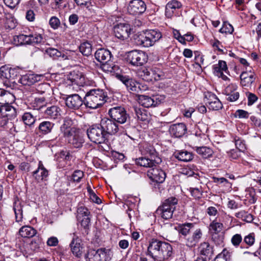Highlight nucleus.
I'll use <instances>...</instances> for the list:
<instances>
[{"mask_svg": "<svg viewBox=\"0 0 261 261\" xmlns=\"http://www.w3.org/2000/svg\"><path fill=\"white\" fill-rule=\"evenodd\" d=\"M147 250L159 261L167 259L172 254V247L170 244L155 239L149 241Z\"/></svg>", "mask_w": 261, "mask_h": 261, "instance_id": "nucleus-1", "label": "nucleus"}, {"mask_svg": "<svg viewBox=\"0 0 261 261\" xmlns=\"http://www.w3.org/2000/svg\"><path fill=\"white\" fill-rule=\"evenodd\" d=\"M107 95L103 90H90L85 95L84 103L86 107L95 109L103 105L106 101Z\"/></svg>", "mask_w": 261, "mask_h": 261, "instance_id": "nucleus-2", "label": "nucleus"}, {"mask_svg": "<svg viewBox=\"0 0 261 261\" xmlns=\"http://www.w3.org/2000/svg\"><path fill=\"white\" fill-rule=\"evenodd\" d=\"M177 203L178 199L175 197H170L163 201L162 205L156 210V214L163 219L168 220L172 217Z\"/></svg>", "mask_w": 261, "mask_h": 261, "instance_id": "nucleus-3", "label": "nucleus"}, {"mask_svg": "<svg viewBox=\"0 0 261 261\" xmlns=\"http://www.w3.org/2000/svg\"><path fill=\"white\" fill-rule=\"evenodd\" d=\"M95 59L101 63V67L103 71L111 72L114 65L111 61L112 54L110 50L104 48L98 49L95 53Z\"/></svg>", "mask_w": 261, "mask_h": 261, "instance_id": "nucleus-4", "label": "nucleus"}, {"mask_svg": "<svg viewBox=\"0 0 261 261\" xmlns=\"http://www.w3.org/2000/svg\"><path fill=\"white\" fill-rule=\"evenodd\" d=\"M89 140L96 144L104 143L107 140L106 135L101 124H93L87 129Z\"/></svg>", "mask_w": 261, "mask_h": 261, "instance_id": "nucleus-5", "label": "nucleus"}, {"mask_svg": "<svg viewBox=\"0 0 261 261\" xmlns=\"http://www.w3.org/2000/svg\"><path fill=\"white\" fill-rule=\"evenodd\" d=\"M100 124L106 135L110 134L120 135L123 134L125 130L120 124L114 121L112 119L104 118L100 121Z\"/></svg>", "mask_w": 261, "mask_h": 261, "instance_id": "nucleus-6", "label": "nucleus"}, {"mask_svg": "<svg viewBox=\"0 0 261 261\" xmlns=\"http://www.w3.org/2000/svg\"><path fill=\"white\" fill-rule=\"evenodd\" d=\"M17 76V71L9 65H5L0 68V77L4 85L8 87L16 83L15 79Z\"/></svg>", "mask_w": 261, "mask_h": 261, "instance_id": "nucleus-7", "label": "nucleus"}, {"mask_svg": "<svg viewBox=\"0 0 261 261\" xmlns=\"http://www.w3.org/2000/svg\"><path fill=\"white\" fill-rule=\"evenodd\" d=\"M42 36L39 34L34 35L19 34L14 36L13 42L16 45L21 44H37L43 41Z\"/></svg>", "mask_w": 261, "mask_h": 261, "instance_id": "nucleus-8", "label": "nucleus"}, {"mask_svg": "<svg viewBox=\"0 0 261 261\" xmlns=\"http://www.w3.org/2000/svg\"><path fill=\"white\" fill-rule=\"evenodd\" d=\"M87 261H109L111 258L110 250L100 248L90 249L86 254Z\"/></svg>", "mask_w": 261, "mask_h": 261, "instance_id": "nucleus-9", "label": "nucleus"}, {"mask_svg": "<svg viewBox=\"0 0 261 261\" xmlns=\"http://www.w3.org/2000/svg\"><path fill=\"white\" fill-rule=\"evenodd\" d=\"M108 114L111 119L120 124L126 123L129 118L125 109L121 106L110 108Z\"/></svg>", "mask_w": 261, "mask_h": 261, "instance_id": "nucleus-10", "label": "nucleus"}, {"mask_svg": "<svg viewBox=\"0 0 261 261\" xmlns=\"http://www.w3.org/2000/svg\"><path fill=\"white\" fill-rule=\"evenodd\" d=\"M70 235L72 237V240L69 244L71 252L76 257L81 258L84 252V246L82 243V239L75 232L71 233Z\"/></svg>", "mask_w": 261, "mask_h": 261, "instance_id": "nucleus-11", "label": "nucleus"}, {"mask_svg": "<svg viewBox=\"0 0 261 261\" xmlns=\"http://www.w3.org/2000/svg\"><path fill=\"white\" fill-rule=\"evenodd\" d=\"M147 59L145 53L141 50H132L127 55L128 62L133 66H142L146 63Z\"/></svg>", "mask_w": 261, "mask_h": 261, "instance_id": "nucleus-12", "label": "nucleus"}, {"mask_svg": "<svg viewBox=\"0 0 261 261\" xmlns=\"http://www.w3.org/2000/svg\"><path fill=\"white\" fill-rule=\"evenodd\" d=\"M223 228V224L217 221V219L213 220L210 224V231L212 233V239L217 244H220L223 242L224 236L222 234H219Z\"/></svg>", "mask_w": 261, "mask_h": 261, "instance_id": "nucleus-13", "label": "nucleus"}, {"mask_svg": "<svg viewBox=\"0 0 261 261\" xmlns=\"http://www.w3.org/2000/svg\"><path fill=\"white\" fill-rule=\"evenodd\" d=\"M146 9V5L142 0H132L127 6L128 13L133 15H138L143 14Z\"/></svg>", "mask_w": 261, "mask_h": 261, "instance_id": "nucleus-14", "label": "nucleus"}, {"mask_svg": "<svg viewBox=\"0 0 261 261\" xmlns=\"http://www.w3.org/2000/svg\"><path fill=\"white\" fill-rule=\"evenodd\" d=\"M147 176L152 181L157 183H163L165 180L166 174L164 170L156 165L148 170Z\"/></svg>", "mask_w": 261, "mask_h": 261, "instance_id": "nucleus-15", "label": "nucleus"}, {"mask_svg": "<svg viewBox=\"0 0 261 261\" xmlns=\"http://www.w3.org/2000/svg\"><path fill=\"white\" fill-rule=\"evenodd\" d=\"M204 101L208 108L212 110H219L222 108L221 102L216 95L211 92H207L205 94Z\"/></svg>", "mask_w": 261, "mask_h": 261, "instance_id": "nucleus-16", "label": "nucleus"}, {"mask_svg": "<svg viewBox=\"0 0 261 261\" xmlns=\"http://www.w3.org/2000/svg\"><path fill=\"white\" fill-rule=\"evenodd\" d=\"M115 36L121 40L128 38L130 33V25L127 23H119L114 29Z\"/></svg>", "mask_w": 261, "mask_h": 261, "instance_id": "nucleus-17", "label": "nucleus"}, {"mask_svg": "<svg viewBox=\"0 0 261 261\" xmlns=\"http://www.w3.org/2000/svg\"><path fill=\"white\" fill-rule=\"evenodd\" d=\"M65 102L66 106L69 108L77 110L82 106L84 100L79 95L74 94L68 95L66 97Z\"/></svg>", "mask_w": 261, "mask_h": 261, "instance_id": "nucleus-18", "label": "nucleus"}, {"mask_svg": "<svg viewBox=\"0 0 261 261\" xmlns=\"http://www.w3.org/2000/svg\"><path fill=\"white\" fill-rule=\"evenodd\" d=\"M138 75L142 80L147 82L158 81L160 78V75L155 73V71L151 68H142L138 71Z\"/></svg>", "mask_w": 261, "mask_h": 261, "instance_id": "nucleus-19", "label": "nucleus"}, {"mask_svg": "<svg viewBox=\"0 0 261 261\" xmlns=\"http://www.w3.org/2000/svg\"><path fill=\"white\" fill-rule=\"evenodd\" d=\"M214 73L215 75L219 77L222 78L224 81L229 82L230 79L223 73V71H226L228 70L227 64L225 61L220 60L219 61L218 64L213 65Z\"/></svg>", "mask_w": 261, "mask_h": 261, "instance_id": "nucleus-20", "label": "nucleus"}, {"mask_svg": "<svg viewBox=\"0 0 261 261\" xmlns=\"http://www.w3.org/2000/svg\"><path fill=\"white\" fill-rule=\"evenodd\" d=\"M135 43L138 45L148 47L153 46L147 31L134 36Z\"/></svg>", "mask_w": 261, "mask_h": 261, "instance_id": "nucleus-21", "label": "nucleus"}, {"mask_svg": "<svg viewBox=\"0 0 261 261\" xmlns=\"http://www.w3.org/2000/svg\"><path fill=\"white\" fill-rule=\"evenodd\" d=\"M61 112V110L58 106L52 105L47 107L44 111V115L46 118L55 120L60 117Z\"/></svg>", "mask_w": 261, "mask_h": 261, "instance_id": "nucleus-22", "label": "nucleus"}, {"mask_svg": "<svg viewBox=\"0 0 261 261\" xmlns=\"http://www.w3.org/2000/svg\"><path fill=\"white\" fill-rule=\"evenodd\" d=\"M202 236V232L200 229H195L191 235L186 237V244L187 246L192 247L195 246L200 241Z\"/></svg>", "mask_w": 261, "mask_h": 261, "instance_id": "nucleus-23", "label": "nucleus"}, {"mask_svg": "<svg viewBox=\"0 0 261 261\" xmlns=\"http://www.w3.org/2000/svg\"><path fill=\"white\" fill-rule=\"evenodd\" d=\"M187 131V127L184 123H179L174 124L170 126L169 132L171 135L176 137L180 138L184 136Z\"/></svg>", "mask_w": 261, "mask_h": 261, "instance_id": "nucleus-24", "label": "nucleus"}, {"mask_svg": "<svg viewBox=\"0 0 261 261\" xmlns=\"http://www.w3.org/2000/svg\"><path fill=\"white\" fill-rule=\"evenodd\" d=\"M68 140V142L72 144L75 148H80L82 146L84 143L83 138L80 137L79 131L76 129L74 133L69 134L65 137Z\"/></svg>", "mask_w": 261, "mask_h": 261, "instance_id": "nucleus-25", "label": "nucleus"}, {"mask_svg": "<svg viewBox=\"0 0 261 261\" xmlns=\"http://www.w3.org/2000/svg\"><path fill=\"white\" fill-rule=\"evenodd\" d=\"M127 90L130 92L139 93L141 91L140 84L132 79L122 77L121 80Z\"/></svg>", "mask_w": 261, "mask_h": 261, "instance_id": "nucleus-26", "label": "nucleus"}, {"mask_svg": "<svg viewBox=\"0 0 261 261\" xmlns=\"http://www.w3.org/2000/svg\"><path fill=\"white\" fill-rule=\"evenodd\" d=\"M10 102L1 103L0 106V113L11 119L16 116L15 109L9 104Z\"/></svg>", "mask_w": 261, "mask_h": 261, "instance_id": "nucleus-27", "label": "nucleus"}, {"mask_svg": "<svg viewBox=\"0 0 261 261\" xmlns=\"http://www.w3.org/2000/svg\"><path fill=\"white\" fill-rule=\"evenodd\" d=\"M40 75L35 74H26L20 79V83L25 86H31L40 80Z\"/></svg>", "mask_w": 261, "mask_h": 261, "instance_id": "nucleus-28", "label": "nucleus"}, {"mask_svg": "<svg viewBox=\"0 0 261 261\" xmlns=\"http://www.w3.org/2000/svg\"><path fill=\"white\" fill-rule=\"evenodd\" d=\"M72 125V120L69 117L65 118L63 124L60 127V130L63 134L64 137L69 135V134L74 133L76 128L71 127Z\"/></svg>", "mask_w": 261, "mask_h": 261, "instance_id": "nucleus-29", "label": "nucleus"}, {"mask_svg": "<svg viewBox=\"0 0 261 261\" xmlns=\"http://www.w3.org/2000/svg\"><path fill=\"white\" fill-rule=\"evenodd\" d=\"M48 172L47 170L44 167L42 162L39 161L38 168L33 172V176L36 180L39 181L46 178L48 176Z\"/></svg>", "mask_w": 261, "mask_h": 261, "instance_id": "nucleus-30", "label": "nucleus"}, {"mask_svg": "<svg viewBox=\"0 0 261 261\" xmlns=\"http://www.w3.org/2000/svg\"><path fill=\"white\" fill-rule=\"evenodd\" d=\"M194 227V224L193 223H185L179 224L176 227V229L180 234L184 237V239L186 240V237H188L190 233L193 230Z\"/></svg>", "mask_w": 261, "mask_h": 261, "instance_id": "nucleus-31", "label": "nucleus"}, {"mask_svg": "<svg viewBox=\"0 0 261 261\" xmlns=\"http://www.w3.org/2000/svg\"><path fill=\"white\" fill-rule=\"evenodd\" d=\"M241 84L243 87H249L254 82V74L251 72H243L240 75Z\"/></svg>", "mask_w": 261, "mask_h": 261, "instance_id": "nucleus-32", "label": "nucleus"}, {"mask_svg": "<svg viewBox=\"0 0 261 261\" xmlns=\"http://www.w3.org/2000/svg\"><path fill=\"white\" fill-rule=\"evenodd\" d=\"M160 163H154L153 160L149 158V156L141 157L136 159V164L137 165L146 168H149L150 169L155 167L156 165Z\"/></svg>", "mask_w": 261, "mask_h": 261, "instance_id": "nucleus-33", "label": "nucleus"}, {"mask_svg": "<svg viewBox=\"0 0 261 261\" xmlns=\"http://www.w3.org/2000/svg\"><path fill=\"white\" fill-rule=\"evenodd\" d=\"M182 6L181 3L176 0L169 2L166 6L165 14L167 17H171L174 11L180 8Z\"/></svg>", "mask_w": 261, "mask_h": 261, "instance_id": "nucleus-34", "label": "nucleus"}, {"mask_svg": "<svg viewBox=\"0 0 261 261\" xmlns=\"http://www.w3.org/2000/svg\"><path fill=\"white\" fill-rule=\"evenodd\" d=\"M72 85H76L79 86H83L85 84V77L84 75L80 72H75L73 71L71 73L70 76L69 77Z\"/></svg>", "mask_w": 261, "mask_h": 261, "instance_id": "nucleus-35", "label": "nucleus"}, {"mask_svg": "<svg viewBox=\"0 0 261 261\" xmlns=\"http://www.w3.org/2000/svg\"><path fill=\"white\" fill-rule=\"evenodd\" d=\"M145 154L153 160L154 163H161L162 160L159 156L158 153L156 151L153 146L150 145H146L144 147Z\"/></svg>", "mask_w": 261, "mask_h": 261, "instance_id": "nucleus-36", "label": "nucleus"}, {"mask_svg": "<svg viewBox=\"0 0 261 261\" xmlns=\"http://www.w3.org/2000/svg\"><path fill=\"white\" fill-rule=\"evenodd\" d=\"M199 250L200 254L205 256L207 260L213 254L212 247L207 242L201 243L199 247Z\"/></svg>", "mask_w": 261, "mask_h": 261, "instance_id": "nucleus-37", "label": "nucleus"}, {"mask_svg": "<svg viewBox=\"0 0 261 261\" xmlns=\"http://www.w3.org/2000/svg\"><path fill=\"white\" fill-rule=\"evenodd\" d=\"M134 111L138 120L142 121H148L150 119V114L144 109L134 107Z\"/></svg>", "mask_w": 261, "mask_h": 261, "instance_id": "nucleus-38", "label": "nucleus"}, {"mask_svg": "<svg viewBox=\"0 0 261 261\" xmlns=\"http://www.w3.org/2000/svg\"><path fill=\"white\" fill-rule=\"evenodd\" d=\"M139 102L141 106L145 108H149L156 106V102L154 101L152 97L144 95L139 96Z\"/></svg>", "mask_w": 261, "mask_h": 261, "instance_id": "nucleus-39", "label": "nucleus"}, {"mask_svg": "<svg viewBox=\"0 0 261 261\" xmlns=\"http://www.w3.org/2000/svg\"><path fill=\"white\" fill-rule=\"evenodd\" d=\"M193 148L198 154L201 155L204 158H208L213 154L212 149L206 146H194Z\"/></svg>", "mask_w": 261, "mask_h": 261, "instance_id": "nucleus-40", "label": "nucleus"}, {"mask_svg": "<svg viewBox=\"0 0 261 261\" xmlns=\"http://www.w3.org/2000/svg\"><path fill=\"white\" fill-rule=\"evenodd\" d=\"M36 230L30 226H23L19 229V233L23 238H32L36 234Z\"/></svg>", "mask_w": 261, "mask_h": 261, "instance_id": "nucleus-41", "label": "nucleus"}, {"mask_svg": "<svg viewBox=\"0 0 261 261\" xmlns=\"http://www.w3.org/2000/svg\"><path fill=\"white\" fill-rule=\"evenodd\" d=\"M54 125V123L50 121H44L40 123L38 129L40 133L46 135L51 132Z\"/></svg>", "mask_w": 261, "mask_h": 261, "instance_id": "nucleus-42", "label": "nucleus"}, {"mask_svg": "<svg viewBox=\"0 0 261 261\" xmlns=\"http://www.w3.org/2000/svg\"><path fill=\"white\" fill-rule=\"evenodd\" d=\"M175 157L179 161L187 162L191 161L193 159V154L192 153L186 150H182L175 152L174 153Z\"/></svg>", "mask_w": 261, "mask_h": 261, "instance_id": "nucleus-43", "label": "nucleus"}, {"mask_svg": "<svg viewBox=\"0 0 261 261\" xmlns=\"http://www.w3.org/2000/svg\"><path fill=\"white\" fill-rule=\"evenodd\" d=\"M14 100V96L10 92L0 88V104L11 102Z\"/></svg>", "mask_w": 261, "mask_h": 261, "instance_id": "nucleus-44", "label": "nucleus"}, {"mask_svg": "<svg viewBox=\"0 0 261 261\" xmlns=\"http://www.w3.org/2000/svg\"><path fill=\"white\" fill-rule=\"evenodd\" d=\"M46 53L48 55L53 58L54 59H58L60 57H62L64 59H69L67 55L62 54L61 51L56 48H49L46 50Z\"/></svg>", "mask_w": 261, "mask_h": 261, "instance_id": "nucleus-45", "label": "nucleus"}, {"mask_svg": "<svg viewBox=\"0 0 261 261\" xmlns=\"http://www.w3.org/2000/svg\"><path fill=\"white\" fill-rule=\"evenodd\" d=\"M13 210L15 215L16 222H20L22 220V206L19 202H15L13 205Z\"/></svg>", "mask_w": 261, "mask_h": 261, "instance_id": "nucleus-46", "label": "nucleus"}, {"mask_svg": "<svg viewBox=\"0 0 261 261\" xmlns=\"http://www.w3.org/2000/svg\"><path fill=\"white\" fill-rule=\"evenodd\" d=\"M79 49L84 56H89L91 55L92 46L89 42H84L81 44L79 46Z\"/></svg>", "mask_w": 261, "mask_h": 261, "instance_id": "nucleus-47", "label": "nucleus"}, {"mask_svg": "<svg viewBox=\"0 0 261 261\" xmlns=\"http://www.w3.org/2000/svg\"><path fill=\"white\" fill-rule=\"evenodd\" d=\"M30 105L34 110H40L46 105L45 99L44 97L35 98Z\"/></svg>", "mask_w": 261, "mask_h": 261, "instance_id": "nucleus-48", "label": "nucleus"}, {"mask_svg": "<svg viewBox=\"0 0 261 261\" xmlns=\"http://www.w3.org/2000/svg\"><path fill=\"white\" fill-rule=\"evenodd\" d=\"M149 35L151 44L153 45L155 43L158 41L162 37L161 33L156 30H150L147 31Z\"/></svg>", "mask_w": 261, "mask_h": 261, "instance_id": "nucleus-49", "label": "nucleus"}, {"mask_svg": "<svg viewBox=\"0 0 261 261\" xmlns=\"http://www.w3.org/2000/svg\"><path fill=\"white\" fill-rule=\"evenodd\" d=\"M22 120L24 123L29 126H32L36 121V118L30 112H25L22 116Z\"/></svg>", "mask_w": 261, "mask_h": 261, "instance_id": "nucleus-50", "label": "nucleus"}, {"mask_svg": "<svg viewBox=\"0 0 261 261\" xmlns=\"http://www.w3.org/2000/svg\"><path fill=\"white\" fill-rule=\"evenodd\" d=\"M230 253L226 249H224L219 254L213 261H230Z\"/></svg>", "mask_w": 261, "mask_h": 261, "instance_id": "nucleus-51", "label": "nucleus"}, {"mask_svg": "<svg viewBox=\"0 0 261 261\" xmlns=\"http://www.w3.org/2000/svg\"><path fill=\"white\" fill-rule=\"evenodd\" d=\"M255 243V234L254 233H250L248 235L244 237L243 243L245 244L248 246L246 248L252 246Z\"/></svg>", "mask_w": 261, "mask_h": 261, "instance_id": "nucleus-52", "label": "nucleus"}, {"mask_svg": "<svg viewBox=\"0 0 261 261\" xmlns=\"http://www.w3.org/2000/svg\"><path fill=\"white\" fill-rule=\"evenodd\" d=\"M231 243L236 248L238 247L241 243H243V238L241 234L236 233L232 236L231 239Z\"/></svg>", "mask_w": 261, "mask_h": 261, "instance_id": "nucleus-53", "label": "nucleus"}, {"mask_svg": "<svg viewBox=\"0 0 261 261\" xmlns=\"http://www.w3.org/2000/svg\"><path fill=\"white\" fill-rule=\"evenodd\" d=\"M234 31L233 27L229 23L224 22L219 32L221 33L232 34Z\"/></svg>", "mask_w": 261, "mask_h": 261, "instance_id": "nucleus-54", "label": "nucleus"}, {"mask_svg": "<svg viewBox=\"0 0 261 261\" xmlns=\"http://www.w3.org/2000/svg\"><path fill=\"white\" fill-rule=\"evenodd\" d=\"M195 63L193 66H195V68H198V70H201V65L203 64L204 59L203 56L198 54L195 55Z\"/></svg>", "mask_w": 261, "mask_h": 261, "instance_id": "nucleus-55", "label": "nucleus"}, {"mask_svg": "<svg viewBox=\"0 0 261 261\" xmlns=\"http://www.w3.org/2000/svg\"><path fill=\"white\" fill-rule=\"evenodd\" d=\"M235 145L238 150L243 152L246 149L245 144L244 141L239 137H235L234 139Z\"/></svg>", "mask_w": 261, "mask_h": 261, "instance_id": "nucleus-56", "label": "nucleus"}, {"mask_svg": "<svg viewBox=\"0 0 261 261\" xmlns=\"http://www.w3.org/2000/svg\"><path fill=\"white\" fill-rule=\"evenodd\" d=\"M238 86L236 83H230L225 88L223 91L224 94H229L233 92H238L237 89Z\"/></svg>", "mask_w": 261, "mask_h": 261, "instance_id": "nucleus-57", "label": "nucleus"}, {"mask_svg": "<svg viewBox=\"0 0 261 261\" xmlns=\"http://www.w3.org/2000/svg\"><path fill=\"white\" fill-rule=\"evenodd\" d=\"M241 152L237 149H233L227 152V154L231 160H237L241 156Z\"/></svg>", "mask_w": 261, "mask_h": 261, "instance_id": "nucleus-58", "label": "nucleus"}, {"mask_svg": "<svg viewBox=\"0 0 261 261\" xmlns=\"http://www.w3.org/2000/svg\"><path fill=\"white\" fill-rule=\"evenodd\" d=\"M84 173L81 170H76L72 174V177L74 181L80 182L81 179L84 177Z\"/></svg>", "mask_w": 261, "mask_h": 261, "instance_id": "nucleus-59", "label": "nucleus"}, {"mask_svg": "<svg viewBox=\"0 0 261 261\" xmlns=\"http://www.w3.org/2000/svg\"><path fill=\"white\" fill-rule=\"evenodd\" d=\"M49 23L53 29H56L59 27L60 21L57 17L53 16L50 18Z\"/></svg>", "mask_w": 261, "mask_h": 261, "instance_id": "nucleus-60", "label": "nucleus"}, {"mask_svg": "<svg viewBox=\"0 0 261 261\" xmlns=\"http://www.w3.org/2000/svg\"><path fill=\"white\" fill-rule=\"evenodd\" d=\"M226 95V99L230 102H234L237 100L239 97V92H233L229 94H225Z\"/></svg>", "mask_w": 261, "mask_h": 261, "instance_id": "nucleus-61", "label": "nucleus"}, {"mask_svg": "<svg viewBox=\"0 0 261 261\" xmlns=\"http://www.w3.org/2000/svg\"><path fill=\"white\" fill-rule=\"evenodd\" d=\"M69 158H70V156H69V153L68 152L62 151L59 153L57 160L59 161V162L60 163L62 161H68L69 160Z\"/></svg>", "mask_w": 261, "mask_h": 261, "instance_id": "nucleus-62", "label": "nucleus"}, {"mask_svg": "<svg viewBox=\"0 0 261 261\" xmlns=\"http://www.w3.org/2000/svg\"><path fill=\"white\" fill-rule=\"evenodd\" d=\"M190 191L192 196L195 199H199L202 196V192L198 188H190Z\"/></svg>", "mask_w": 261, "mask_h": 261, "instance_id": "nucleus-63", "label": "nucleus"}, {"mask_svg": "<svg viewBox=\"0 0 261 261\" xmlns=\"http://www.w3.org/2000/svg\"><path fill=\"white\" fill-rule=\"evenodd\" d=\"M247 96L248 98V105L251 106L258 99V97L256 95L252 93H247Z\"/></svg>", "mask_w": 261, "mask_h": 261, "instance_id": "nucleus-64", "label": "nucleus"}]
</instances>
